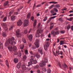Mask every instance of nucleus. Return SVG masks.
<instances>
[{"instance_id": "23", "label": "nucleus", "mask_w": 73, "mask_h": 73, "mask_svg": "<svg viewBox=\"0 0 73 73\" xmlns=\"http://www.w3.org/2000/svg\"><path fill=\"white\" fill-rule=\"evenodd\" d=\"M42 61H44L45 63H47V62L48 61V59H47V58H45L44 59H43Z\"/></svg>"}, {"instance_id": "52", "label": "nucleus", "mask_w": 73, "mask_h": 73, "mask_svg": "<svg viewBox=\"0 0 73 73\" xmlns=\"http://www.w3.org/2000/svg\"><path fill=\"white\" fill-rule=\"evenodd\" d=\"M41 6V5L39 4L38 5H37L36 6V7H40Z\"/></svg>"}, {"instance_id": "10", "label": "nucleus", "mask_w": 73, "mask_h": 73, "mask_svg": "<svg viewBox=\"0 0 73 73\" xmlns=\"http://www.w3.org/2000/svg\"><path fill=\"white\" fill-rule=\"evenodd\" d=\"M39 40L38 39L36 40V42L34 43V44L36 45V48H38L39 46Z\"/></svg>"}, {"instance_id": "14", "label": "nucleus", "mask_w": 73, "mask_h": 73, "mask_svg": "<svg viewBox=\"0 0 73 73\" xmlns=\"http://www.w3.org/2000/svg\"><path fill=\"white\" fill-rule=\"evenodd\" d=\"M13 51H14L15 52H16L17 53V54H14L15 55H16V54H17V52H16V50H17V47L15 46H13Z\"/></svg>"}, {"instance_id": "22", "label": "nucleus", "mask_w": 73, "mask_h": 73, "mask_svg": "<svg viewBox=\"0 0 73 73\" xmlns=\"http://www.w3.org/2000/svg\"><path fill=\"white\" fill-rule=\"evenodd\" d=\"M22 68L23 70H26V67H25V66L24 65H23L22 67Z\"/></svg>"}, {"instance_id": "34", "label": "nucleus", "mask_w": 73, "mask_h": 73, "mask_svg": "<svg viewBox=\"0 0 73 73\" xmlns=\"http://www.w3.org/2000/svg\"><path fill=\"white\" fill-rule=\"evenodd\" d=\"M24 43H25L26 42V40H25V38H23L22 39Z\"/></svg>"}, {"instance_id": "42", "label": "nucleus", "mask_w": 73, "mask_h": 73, "mask_svg": "<svg viewBox=\"0 0 73 73\" xmlns=\"http://www.w3.org/2000/svg\"><path fill=\"white\" fill-rule=\"evenodd\" d=\"M54 11H55V12H58V10L57 9H54Z\"/></svg>"}, {"instance_id": "2", "label": "nucleus", "mask_w": 73, "mask_h": 73, "mask_svg": "<svg viewBox=\"0 0 73 73\" xmlns=\"http://www.w3.org/2000/svg\"><path fill=\"white\" fill-rule=\"evenodd\" d=\"M40 24L39 23L38 24L37 28H39L37 31V32L36 35V36L37 37H39L40 36V35L39 34V33H41L43 31V30L41 29V27L40 28Z\"/></svg>"}, {"instance_id": "18", "label": "nucleus", "mask_w": 73, "mask_h": 73, "mask_svg": "<svg viewBox=\"0 0 73 73\" xmlns=\"http://www.w3.org/2000/svg\"><path fill=\"white\" fill-rule=\"evenodd\" d=\"M33 37V36H32V35H30L29 36V40L31 41H32V38Z\"/></svg>"}, {"instance_id": "51", "label": "nucleus", "mask_w": 73, "mask_h": 73, "mask_svg": "<svg viewBox=\"0 0 73 73\" xmlns=\"http://www.w3.org/2000/svg\"><path fill=\"white\" fill-rule=\"evenodd\" d=\"M59 20L60 21H62V18H60L59 19Z\"/></svg>"}, {"instance_id": "15", "label": "nucleus", "mask_w": 73, "mask_h": 73, "mask_svg": "<svg viewBox=\"0 0 73 73\" xmlns=\"http://www.w3.org/2000/svg\"><path fill=\"white\" fill-rule=\"evenodd\" d=\"M8 3H9V2L8 1H6L4 4V7H5L6 8H7V7H8Z\"/></svg>"}, {"instance_id": "58", "label": "nucleus", "mask_w": 73, "mask_h": 73, "mask_svg": "<svg viewBox=\"0 0 73 73\" xmlns=\"http://www.w3.org/2000/svg\"><path fill=\"white\" fill-rule=\"evenodd\" d=\"M29 47H31V46L32 45L30 43H29Z\"/></svg>"}, {"instance_id": "11", "label": "nucleus", "mask_w": 73, "mask_h": 73, "mask_svg": "<svg viewBox=\"0 0 73 73\" xmlns=\"http://www.w3.org/2000/svg\"><path fill=\"white\" fill-rule=\"evenodd\" d=\"M45 65H46V64L45 63V62H44V60L42 61V63L39 64L40 66H41V67H42L43 66H45Z\"/></svg>"}, {"instance_id": "55", "label": "nucleus", "mask_w": 73, "mask_h": 73, "mask_svg": "<svg viewBox=\"0 0 73 73\" xmlns=\"http://www.w3.org/2000/svg\"><path fill=\"white\" fill-rule=\"evenodd\" d=\"M60 54L61 55H62L63 54V52L62 51H60Z\"/></svg>"}, {"instance_id": "13", "label": "nucleus", "mask_w": 73, "mask_h": 73, "mask_svg": "<svg viewBox=\"0 0 73 73\" xmlns=\"http://www.w3.org/2000/svg\"><path fill=\"white\" fill-rule=\"evenodd\" d=\"M22 24H23V22H21V20H19V21H18L17 23V25L18 26H21Z\"/></svg>"}, {"instance_id": "35", "label": "nucleus", "mask_w": 73, "mask_h": 73, "mask_svg": "<svg viewBox=\"0 0 73 73\" xmlns=\"http://www.w3.org/2000/svg\"><path fill=\"white\" fill-rule=\"evenodd\" d=\"M70 28V25H68L67 27V29H69Z\"/></svg>"}, {"instance_id": "28", "label": "nucleus", "mask_w": 73, "mask_h": 73, "mask_svg": "<svg viewBox=\"0 0 73 73\" xmlns=\"http://www.w3.org/2000/svg\"><path fill=\"white\" fill-rule=\"evenodd\" d=\"M36 58H39L40 57V55L39 54H37L36 55Z\"/></svg>"}, {"instance_id": "7", "label": "nucleus", "mask_w": 73, "mask_h": 73, "mask_svg": "<svg viewBox=\"0 0 73 73\" xmlns=\"http://www.w3.org/2000/svg\"><path fill=\"white\" fill-rule=\"evenodd\" d=\"M29 21L28 20H25L24 21L23 25L24 27H27L29 25Z\"/></svg>"}, {"instance_id": "38", "label": "nucleus", "mask_w": 73, "mask_h": 73, "mask_svg": "<svg viewBox=\"0 0 73 73\" xmlns=\"http://www.w3.org/2000/svg\"><path fill=\"white\" fill-rule=\"evenodd\" d=\"M55 7L56 8H60V5L58 4H57L55 5Z\"/></svg>"}, {"instance_id": "47", "label": "nucleus", "mask_w": 73, "mask_h": 73, "mask_svg": "<svg viewBox=\"0 0 73 73\" xmlns=\"http://www.w3.org/2000/svg\"><path fill=\"white\" fill-rule=\"evenodd\" d=\"M3 43H1V42H0V48L1 47H2L3 46Z\"/></svg>"}, {"instance_id": "9", "label": "nucleus", "mask_w": 73, "mask_h": 73, "mask_svg": "<svg viewBox=\"0 0 73 73\" xmlns=\"http://www.w3.org/2000/svg\"><path fill=\"white\" fill-rule=\"evenodd\" d=\"M49 43L48 42H47L46 44L44 45V49L45 50H47L48 49V48L49 47Z\"/></svg>"}, {"instance_id": "27", "label": "nucleus", "mask_w": 73, "mask_h": 73, "mask_svg": "<svg viewBox=\"0 0 73 73\" xmlns=\"http://www.w3.org/2000/svg\"><path fill=\"white\" fill-rule=\"evenodd\" d=\"M60 51L59 50H57L56 51V54L57 56H58V55L59 54H60Z\"/></svg>"}, {"instance_id": "54", "label": "nucleus", "mask_w": 73, "mask_h": 73, "mask_svg": "<svg viewBox=\"0 0 73 73\" xmlns=\"http://www.w3.org/2000/svg\"><path fill=\"white\" fill-rule=\"evenodd\" d=\"M29 52L31 54H33V52L32 51H30Z\"/></svg>"}, {"instance_id": "37", "label": "nucleus", "mask_w": 73, "mask_h": 73, "mask_svg": "<svg viewBox=\"0 0 73 73\" xmlns=\"http://www.w3.org/2000/svg\"><path fill=\"white\" fill-rule=\"evenodd\" d=\"M27 29H25V31H24V32L25 33V34H27Z\"/></svg>"}, {"instance_id": "60", "label": "nucleus", "mask_w": 73, "mask_h": 73, "mask_svg": "<svg viewBox=\"0 0 73 73\" xmlns=\"http://www.w3.org/2000/svg\"><path fill=\"white\" fill-rule=\"evenodd\" d=\"M53 26H50V29L51 30L53 28Z\"/></svg>"}, {"instance_id": "50", "label": "nucleus", "mask_w": 73, "mask_h": 73, "mask_svg": "<svg viewBox=\"0 0 73 73\" xmlns=\"http://www.w3.org/2000/svg\"><path fill=\"white\" fill-rule=\"evenodd\" d=\"M23 48H24V45H22L20 47V48L21 49H23Z\"/></svg>"}, {"instance_id": "39", "label": "nucleus", "mask_w": 73, "mask_h": 73, "mask_svg": "<svg viewBox=\"0 0 73 73\" xmlns=\"http://www.w3.org/2000/svg\"><path fill=\"white\" fill-rule=\"evenodd\" d=\"M48 18L47 17H46L44 19H43V21H45L46 20H47Z\"/></svg>"}, {"instance_id": "4", "label": "nucleus", "mask_w": 73, "mask_h": 73, "mask_svg": "<svg viewBox=\"0 0 73 73\" xmlns=\"http://www.w3.org/2000/svg\"><path fill=\"white\" fill-rule=\"evenodd\" d=\"M31 20L32 21H34V23L33 24L34 25V28H35V26L36 25V24L37 23V20H35V17H33V16H32L31 17Z\"/></svg>"}, {"instance_id": "8", "label": "nucleus", "mask_w": 73, "mask_h": 73, "mask_svg": "<svg viewBox=\"0 0 73 73\" xmlns=\"http://www.w3.org/2000/svg\"><path fill=\"white\" fill-rule=\"evenodd\" d=\"M51 34L52 35H53L54 36H55L56 35H58V34H59V32L56 31L55 32L54 31H52L51 32Z\"/></svg>"}, {"instance_id": "56", "label": "nucleus", "mask_w": 73, "mask_h": 73, "mask_svg": "<svg viewBox=\"0 0 73 73\" xmlns=\"http://www.w3.org/2000/svg\"><path fill=\"white\" fill-rule=\"evenodd\" d=\"M58 65H59L60 68H61V64H60V63L59 62Z\"/></svg>"}, {"instance_id": "41", "label": "nucleus", "mask_w": 73, "mask_h": 73, "mask_svg": "<svg viewBox=\"0 0 73 73\" xmlns=\"http://www.w3.org/2000/svg\"><path fill=\"white\" fill-rule=\"evenodd\" d=\"M13 26H11L9 28V31H11V30H12V29H13Z\"/></svg>"}, {"instance_id": "59", "label": "nucleus", "mask_w": 73, "mask_h": 73, "mask_svg": "<svg viewBox=\"0 0 73 73\" xmlns=\"http://www.w3.org/2000/svg\"><path fill=\"white\" fill-rule=\"evenodd\" d=\"M71 29L72 30V31H73V25L71 26Z\"/></svg>"}, {"instance_id": "21", "label": "nucleus", "mask_w": 73, "mask_h": 73, "mask_svg": "<svg viewBox=\"0 0 73 73\" xmlns=\"http://www.w3.org/2000/svg\"><path fill=\"white\" fill-rule=\"evenodd\" d=\"M14 61L15 63H17L19 62V60L18 59L15 58L14 60Z\"/></svg>"}, {"instance_id": "29", "label": "nucleus", "mask_w": 73, "mask_h": 73, "mask_svg": "<svg viewBox=\"0 0 73 73\" xmlns=\"http://www.w3.org/2000/svg\"><path fill=\"white\" fill-rule=\"evenodd\" d=\"M2 35L3 37H6L7 36V34L5 33H2Z\"/></svg>"}, {"instance_id": "48", "label": "nucleus", "mask_w": 73, "mask_h": 73, "mask_svg": "<svg viewBox=\"0 0 73 73\" xmlns=\"http://www.w3.org/2000/svg\"><path fill=\"white\" fill-rule=\"evenodd\" d=\"M53 6H54V5H52L50 7V9H52V8L53 7Z\"/></svg>"}, {"instance_id": "57", "label": "nucleus", "mask_w": 73, "mask_h": 73, "mask_svg": "<svg viewBox=\"0 0 73 73\" xmlns=\"http://www.w3.org/2000/svg\"><path fill=\"white\" fill-rule=\"evenodd\" d=\"M48 37H49V38H50V34H48Z\"/></svg>"}, {"instance_id": "61", "label": "nucleus", "mask_w": 73, "mask_h": 73, "mask_svg": "<svg viewBox=\"0 0 73 73\" xmlns=\"http://www.w3.org/2000/svg\"><path fill=\"white\" fill-rule=\"evenodd\" d=\"M3 14V12L1 11H0V15H1Z\"/></svg>"}, {"instance_id": "5", "label": "nucleus", "mask_w": 73, "mask_h": 73, "mask_svg": "<svg viewBox=\"0 0 73 73\" xmlns=\"http://www.w3.org/2000/svg\"><path fill=\"white\" fill-rule=\"evenodd\" d=\"M16 36L18 37H20L22 35V34L20 33V30L18 29L16 31Z\"/></svg>"}, {"instance_id": "44", "label": "nucleus", "mask_w": 73, "mask_h": 73, "mask_svg": "<svg viewBox=\"0 0 73 73\" xmlns=\"http://www.w3.org/2000/svg\"><path fill=\"white\" fill-rule=\"evenodd\" d=\"M63 66L64 68H68V66L65 64H64V66Z\"/></svg>"}, {"instance_id": "6", "label": "nucleus", "mask_w": 73, "mask_h": 73, "mask_svg": "<svg viewBox=\"0 0 73 73\" xmlns=\"http://www.w3.org/2000/svg\"><path fill=\"white\" fill-rule=\"evenodd\" d=\"M1 25L4 28V29L5 31L8 30V28L7 27V24L5 23H3L1 24Z\"/></svg>"}, {"instance_id": "45", "label": "nucleus", "mask_w": 73, "mask_h": 73, "mask_svg": "<svg viewBox=\"0 0 73 73\" xmlns=\"http://www.w3.org/2000/svg\"><path fill=\"white\" fill-rule=\"evenodd\" d=\"M7 17H5L3 19V21H5L7 20Z\"/></svg>"}, {"instance_id": "16", "label": "nucleus", "mask_w": 73, "mask_h": 73, "mask_svg": "<svg viewBox=\"0 0 73 73\" xmlns=\"http://www.w3.org/2000/svg\"><path fill=\"white\" fill-rule=\"evenodd\" d=\"M56 17V16L50 17V18L49 19L48 21V22H47L48 23H49L50 22V21H51V19H54V18H55Z\"/></svg>"}, {"instance_id": "17", "label": "nucleus", "mask_w": 73, "mask_h": 73, "mask_svg": "<svg viewBox=\"0 0 73 73\" xmlns=\"http://www.w3.org/2000/svg\"><path fill=\"white\" fill-rule=\"evenodd\" d=\"M16 19V17L14 15L12 16L11 17V20L12 21H14Z\"/></svg>"}, {"instance_id": "1", "label": "nucleus", "mask_w": 73, "mask_h": 73, "mask_svg": "<svg viewBox=\"0 0 73 73\" xmlns=\"http://www.w3.org/2000/svg\"><path fill=\"white\" fill-rule=\"evenodd\" d=\"M16 40H15V38L12 37L11 38H9L7 40L5 43V45L6 46H8V49L10 52H12L13 50V49L12 46H8L9 44L14 45H15Z\"/></svg>"}, {"instance_id": "24", "label": "nucleus", "mask_w": 73, "mask_h": 73, "mask_svg": "<svg viewBox=\"0 0 73 73\" xmlns=\"http://www.w3.org/2000/svg\"><path fill=\"white\" fill-rule=\"evenodd\" d=\"M6 64L8 68H9V63H8V62L7 60H6Z\"/></svg>"}, {"instance_id": "25", "label": "nucleus", "mask_w": 73, "mask_h": 73, "mask_svg": "<svg viewBox=\"0 0 73 73\" xmlns=\"http://www.w3.org/2000/svg\"><path fill=\"white\" fill-rule=\"evenodd\" d=\"M31 17V13H29L27 16V19H29Z\"/></svg>"}, {"instance_id": "63", "label": "nucleus", "mask_w": 73, "mask_h": 73, "mask_svg": "<svg viewBox=\"0 0 73 73\" xmlns=\"http://www.w3.org/2000/svg\"><path fill=\"white\" fill-rule=\"evenodd\" d=\"M70 13H73V11H69Z\"/></svg>"}, {"instance_id": "12", "label": "nucleus", "mask_w": 73, "mask_h": 73, "mask_svg": "<svg viewBox=\"0 0 73 73\" xmlns=\"http://www.w3.org/2000/svg\"><path fill=\"white\" fill-rule=\"evenodd\" d=\"M38 51L39 52H40L41 54H43L44 53L42 52V47H40L38 49Z\"/></svg>"}, {"instance_id": "3", "label": "nucleus", "mask_w": 73, "mask_h": 73, "mask_svg": "<svg viewBox=\"0 0 73 73\" xmlns=\"http://www.w3.org/2000/svg\"><path fill=\"white\" fill-rule=\"evenodd\" d=\"M34 62V64H36L37 63V61L36 60H34L33 58H31L30 59V62H28L29 65H28V66H30V65H31L32 64H33V63Z\"/></svg>"}, {"instance_id": "30", "label": "nucleus", "mask_w": 73, "mask_h": 73, "mask_svg": "<svg viewBox=\"0 0 73 73\" xmlns=\"http://www.w3.org/2000/svg\"><path fill=\"white\" fill-rule=\"evenodd\" d=\"M51 72V70H50V69L49 68H48L47 70V72L48 73H50Z\"/></svg>"}, {"instance_id": "53", "label": "nucleus", "mask_w": 73, "mask_h": 73, "mask_svg": "<svg viewBox=\"0 0 73 73\" xmlns=\"http://www.w3.org/2000/svg\"><path fill=\"white\" fill-rule=\"evenodd\" d=\"M54 10H51L50 11L51 13H54Z\"/></svg>"}, {"instance_id": "19", "label": "nucleus", "mask_w": 73, "mask_h": 73, "mask_svg": "<svg viewBox=\"0 0 73 73\" xmlns=\"http://www.w3.org/2000/svg\"><path fill=\"white\" fill-rule=\"evenodd\" d=\"M65 40H64L63 41H61L60 42V45H63V44H65V43H64V42H65Z\"/></svg>"}, {"instance_id": "46", "label": "nucleus", "mask_w": 73, "mask_h": 73, "mask_svg": "<svg viewBox=\"0 0 73 73\" xmlns=\"http://www.w3.org/2000/svg\"><path fill=\"white\" fill-rule=\"evenodd\" d=\"M37 73H41V72H40V70H37ZM42 73H43V72H42Z\"/></svg>"}, {"instance_id": "31", "label": "nucleus", "mask_w": 73, "mask_h": 73, "mask_svg": "<svg viewBox=\"0 0 73 73\" xmlns=\"http://www.w3.org/2000/svg\"><path fill=\"white\" fill-rule=\"evenodd\" d=\"M23 58L24 61H25L26 60V59L27 58V56L25 55H24L23 56Z\"/></svg>"}, {"instance_id": "32", "label": "nucleus", "mask_w": 73, "mask_h": 73, "mask_svg": "<svg viewBox=\"0 0 73 73\" xmlns=\"http://www.w3.org/2000/svg\"><path fill=\"white\" fill-rule=\"evenodd\" d=\"M35 69H38L39 68V66L38 65H37L34 67Z\"/></svg>"}, {"instance_id": "26", "label": "nucleus", "mask_w": 73, "mask_h": 73, "mask_svg": "<svg viewBox=\"0 0 73 73\" xmlns=\"http://www.w3.org/2000/svg\"><path fill=\"white\" fill-rule=\"evenodd\" d=\"M49 3L50 4H57V2H55V1H52V2H49Z\"/></svg>"}, {"instance_id": "36", "label": "nucleus", "mask_w": 73, "mask_h": 73, "mask_svg": "<svg viewBox=\"0 0 73 73\" xmlns=\"http://www.w3.org/2000/svg\"><path fill=\"white\" fill-rule=\"evenodd\" d=\"M43 71H44V72H46V68H43Z\"/></svg>"}, {"instance_id": "49", "label": "nucleus", "mask_w": 73, "mask_h": 73, "mask_svg": "<svg viewBox=\"0 0 73 73\" xmlns=\"http://www.w3.org/2000/svg\"><path fill=\"white\" fill-rule=\"evenodd\" d=\"M19 54L18 55V56H19V57H20V56H21V52H19Z\"/></svg>"}, {"instance_id": "43", "label": "nucleus", "mask_w": 73, "mask_h": 73, "mask_svg": "<svg viewBox=\"0 0 73 73\" xmlns=\"http://www.w3.org/2000/svg\"><path fill=\"white\" fill-rule=\"evenodd\" d=\"M60 33H62V34L63 33H65V31L63 30V31H61Z\"/></svg>"}, {"instance_id": "64", "label": "nucleus", "mask_w": 73, "mask_h": 73, "mask_svg": "<svg viewBox=\"0 0 73 73\" xmlns=\"http://www.w3.org/2000/svg\"><path fill=\"white\" fill-rule=\"evenodd\" d=\"M60 41V40L58 39H57V42L58 43V42H59Z\"/></svg>"}, {"instance_id": "20", "label": "nucleus", "mask_w": 73, "mask_h": 73, "mask_svg": "<svg viewBox=\"0 0 73 73\" xmlns=\"http://www.w3.org/2000/svg\"><path fill=\"white\" fill-rule=\"evenodd\" d=\"M17 68L18 69H19L21 67V63H19L17 66Z\"/></svg>"}, {"instance_id": "62", "label": "nucleus", "mask_w": 73, "mask_h": 73, "mask_svg": "<svg viewBox=\"0 0 73 73\" xmlns=\"http://www.w3.org/2000/svg\"><path fill=\"white\" fill-rule=\"evenodd\" d=\"M35 7H36V4L35 3L33 6V8H34Z\"/></svg>"}, {"instance_id": "40", "label": "nucleus", "mask_w": 73, "mask_h": 73, "mask_svg": "<svg viewBox=\"0 0 73 73\" xmlns=\"http://www.w3.org/2000/svg\"><path fill=\"white\" fill-rule=\"evenodd\" d=\"M25 54H28V50H25Z\"/></svg>"}, {"instance_id": "33", "label": "nucleus", "mask_w": 73, "mask_h": 73, "mask_svg": "<svg viewBox=\"0 0 73 73\" xmlns=\"http://www.w3.org/2000/svg\"><path fill=\"white\" fill-rule=\"evenodd\" d=\"M67 20H68V21H72V20H73V18H72V17H71L70 18L67 19Z\"/></svg>"}]
</instances>
